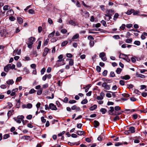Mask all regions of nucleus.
<instances>
[{"label": "nucleus", "instance_id": "obj_11", "mask_svg": "<svg viewBox=\"0 0 147 147\" xmlns=\"http://www.w3.org/2000/svg\"><path fill=\"white\" fill-rule=\"evenodd\" d=\"M14 13V12L12 9H10L8 10L7 13V16H10Z\"/></svg>", "mask_w": 147, "mask_h": 147}, {"label": "nucleus", "instance_id": "obj_45", "mask_svg": "<svg viewBox=\"0 0 147 147\" xmlns=\"http://www.w3.org/2000/svg\"><path fill=\"white\" fill-rule=\"evenodd\" d=\"M110 76L112 77H113L115 76V74L114 72L113 71H111L110 74Z\"/></svg>", "mask_w": 147, "mask_h": 147}, {"label": "nucleus", "instance_id": "obj_14", "mask_svg": "<svg viewBox=\"0 0 147 147\" xmlns=\"http://www.w3.org/2000/svg\"><path fill=\"white\" fill-rule=\"evenodd\" d=\"M77 134L79 135H82L85 134V132L83 131H78L76 132Z\"/></svg>", "mask_w": 147, "mask_h": 147}, {"label": "nucleus", "instance_id": "obj_34", "mask_svg": "<svg viewBox=\"0 0 147 147\" xmlns=\"http://www.w3.org/2000/svg\"><path fill=\"white\" fill-rule=\"evenodd\" d=\"M68 43V42L67 41H65L63 42L61 44V46L62 47H63L65 45H66Z\"/></svg>", "mask_w": 147, "mask_h": 147}, {"label": "nucleus", "instance_id": "obj_25", "mask_svg": "<svg viewBox=\"0 0 147 147\" xmlns=\"http://www.w3.org/2000/svg\"><path fill=\"white\" fill-rule=\"evenodd\" d=\"M100 111L102 112V114H104L107 112V111L105 109L101 108L100 110Z\"/></svg>", "mask_w": 147, "mask_h": 147}, {"label": "nucleus", "instance_id": "obj_8", "mask_svg": "<svg viewBox=\"0 0 147 147\" xmlns=\"http://www.w3.org/2000/svg\"><path fill=\"white\" fill-rule=\"evenodd\" d=\"M17 21L18 23L20 24H21L23 23V19L20 17H17Z\"/></svg>", "mask_w": 147, "mask_h": 147}, {"label": "nucleus", "instance_id": "obj_26", "mask_svg": "<svg viewBox=\"0 0 147 147\" xmlns=\"http://www.w3.org/2000/svg\"><path fill=\"white\" fill-rule=\"evenodd\" d=\"M79 37V35L78 34H76L73 36L72 39L73 40L76 39L78 38Z\"/></svg>", "mask_w": 147, "mask_h": 147}, {"label": "nucleus", "instance_id": "obj_49", "mask_svg": "<svg viewBox=\"0 0 147 147\" xmlns=\"http://www.w3.org/2000/svg\"><path fill=\"white\" fill-rule=\"evenodd\" d=\"M122 96L124 97H128L130 96V95L128 94L124 93L122 94Z\"/></svg>", "mask_w": 147, "mask_h": 147}, {"label": "nucleus", "instance_id": "obj_47", "mask_svg": "<svg viewBox=\"0 0 147 147\" xmlns=\"http://www.w3.org/2000/svg\"><path fill=\"white\" fill-rule=\"evenodd\" d=\"M121 58L125 60L127 62H129L130 61V59L128 58V57L126 58H124L123 57H121Z\"/></svg>", "mask_w": 147, "mask_h": 147}, {"label": "nucleus", "instance_id": "obj_44", "mask_svg": "<svg viewBox=\"0 0 147 147\" xmlns=\"http://www.w3.org/2000/svg\"><path fill=\"white\" fill-rule=\"evenodd\" d=\"M119 119L120 118L118 116H117L114 118L113 121H115L117 120H119Z\"/></svg>", "mask_w": 147, "mask_h": 147}, {"label": "nucleus", "instance_id": "obj_5", "mask_svg": "<svg viewBox=\"0 0 147 147\" xmlns=\"http://www.w3.org/2000/svg\"><path fill=\"white\" fill-rule=\"evenodd\" d=\"M49 50L48 48L45 47L44 49V51L42 53V56L43 57L47 55Z\"/></svg>", "mask_w": 147, "mask_h": 147}, {"label": "nucleus", "instance_id": "obj_4", "mask_svg": "<svg viewBox=\"0 0 147 147\" xmlns=\"http://www.w3.org/2000/svg\"><path fill=\"white\" fill-rule=\"evenodd\" d=\"M49 107L52 110H56L57 109L56 106L53 103L50 104Z\"/></svg>", "mask_w": 147, "mask_h": 147}, {"label": "nucleus", "instance_id": "obj_10", "mask_svg": "<svg viewBox=\"0 0 147 147\" xmlns=\"http://www.w3.org/2000/svg\"><path fill=\"white\" fill-rule=\"evenodd\" d=\"M131 133H134L135 132V128L134 127H131L129 129Z\"/></svg>", "mask_w": 147, "mask_h": 147}, {"label": "nucleus", "instance_id": "obj_57", "mask_svg": "<svg viewBox=\"0 0 147 147\" xmlns=\"http://www.w3.org/2000/svg\"><path fill=\"white\" fill-rule=\"evenodd\" d=\"M22 65V64L20 62H18L16 65L17 67H20Z\"/></svg>", "mask_w": 147, "mask_h": 147}, {"label": "nucleus", "instance_id": "obj_13", "mask_svg": "<svg viewBox=\"0 0 147 147\" xmlns=\"http://www.w3.org/2000/svg\"><path fill=\"white\" fill-rule=\"evenodd\" d=\"M94 126L95 127H97L99 125L100 123L99 122L97 121L94 120Z\"/></svg>", "mask_w": 147, "mask_h": 147}, {"label": "nucleus", "instance_id": "obj_61", "mask_svg": "<svg viewBox=\"0 0 147 147\" xmlns=\"http://www.w3.org/2000/svg\"><path fill=\"white\" fill-rule=\"evenodd\" d=\"M132 117L134 119H136L138 118V115L137 114H133L132 115Z\"/></svg>", "mask_w": 147, "mask_h": 147}, {"label": "nucleus", "instance_id": "obj_29", "mask_svg": "<svg viewBox=\"0 0 147 147\" xmlns=\"http://www.w3.org/2000/svg\"><path fill=\"white\" fill-rule=\"evenodd\" d=\"M69 24L74 26H75L76 24V23L72 20H70L69 22Z\"/></svg>", "mask_w": 147, "mask_h": 147}, {"label": "nucleus", "instance_id": "obj_17", "mask_svg": "<svg viewBox=\"0 0 147 147\" xmlns=\"http://www.w3.org/2000/svg\"><path fill=\"white\" fill-rule=\"evenodd\" d=\"M107 11L108 12L107 14L112 15L114 13V11L112 9L107 10Z\"/></svg>", "mask_w": 147, "mask_h": 147}, {"label": "nucleus", "instance_id": "obj_55", "mask_svg": "<svg viewBox=\"0 0 147 147\" xmlns=\"http://www.w3.org/2000/svg\"><path fill=\"white\" fill-rule=\"evenodd\" d=\"M22 77L21 76L18 77L16 80V82H20L22 79Z\"/></svg>", "mask_w": 147, "mask_h": 147}, {"label": "nucleus", "instance_id": "obj_52", "mask_svg": "<svg viewBox=\"0 0 147 147\" xmlns=\"http://www.w3.org/2000/svg\"><path fill=\"white\" fill-rule=\"evenodd\" d=\"M92 30L99 31L101 32H102L103 30L102 29H100V28H98V29L94 28V29H93Z\"/></svg>", "mask_w": 147, "mask_h": 147}, {"label": "nucleus", "instance_id": "obj_1", "mask_svg": "<svg viewBox=\"0 0 147 147\" xmlns=\"http://www.w3.org/2000/svg\"><path fill=\"white\" fill-rule=\"evenodd\" d=\"M29 41H28V42L26 43L28 45V47L29 48H32V45L33 44V42L35 41V38L34 37H31L28 39Z\"/></svg>", "mask_w": 147, "mask_h": 147}, {"label": "nucleus", "instance_id": "obj_2", "mask_svg": "<svg viewBox=\"0 0 147 147\" xmlns=\"http://www.w3.org/2000/svg\"><path fill=\"white\" fill-rule=\"evenodd\" d=\"M102 87H104V89L107 90H109L111 86L110 85H107L106 82L103 83L102 85Z\"/></svg>", "mask_w": 147, "mask_h": 147}, {"label": "nucleus", "instance_id": "obj_19", "mask_svg": "<svg viewBox=\"0 0 147 147\" xmlns=\"http://www.w3.org/2000/svg\"><path fill=\"white\" fill-rule=\"evenodd\" d=\"M97 105H94L93 106L90 107L89 109L90 111H93L95 110L97 108Z\"/></svg>", "mask_w": 147, "mask_h": 147}, {"label": "nucleus", "instance_id": "obj_60", "mask_svg": "<svg viewBox=\"0 0 147 147\" xmlns=\"http://www.w3.org/2000/svg\"><path fill=\"white\" fill-rule=\"evenodd\" d=\"M123 144L121 142H117L116 143L115 145V146H118L121 145H122Z\"/></svg>", "mask_w": 147, "mask_h": 147}, {"label": "nucleus", "instance_id": "obj_58", "mask_svg": "<svg viewBox=\"0 0 147 147\" xmlns=\"http://www.w3.org/2000/svg\"><path fill=\"white\" fill-rule=\"evenodd\" d=\"M45 70H46V69H45V68H43L41 70V71H40L41 74L42 75L43 74H44V72L45 71Z\"/></svg>", "mask_w": 147, "mask_h": 147}, {"label": "nucleus", "instance_id": "obj_9", "mask_svg": "<svg viewBox=\"0 0 147 147\" xmlns=\"http://www.w3.org/2000/svg\"><path fill=\"white\" fill-rule=\"evenodd\" d=\"M120 78L122 79L125 80H129L130 78V76L128 75H126L124 76H121Z\"/></svg>", "mask_w": 147, "mask_h": 147}, {"label": "nucleus", "instance_id": "obj_18", "mask_svg": "<svg viewBox=\"0 0 147 147\" xmlns=\"http://www.w3.org/2000/svg\"><path fill=\"white\" fill-rule=\"evenodd\" d=\"M111 115H121V113L118 112V111H115L112 113H111Z\"/></svg>", "mask_w": 147, "mask_h": 147}, {"label": "nucleus", "instance_id": "obj_27", "mask_svg": "<svg viewBox=\"0 0 147 147\" xmlns=\"http://www.w3.org/2000/svg\"><path fill=\"white\" fill-rule=\"evenodd\" d=\"M102 80L104 82H106L107 83H110L112 82V80H107L105 78H103Z\"/></svg>", "mask_w": 147, "mask_h": 147}, {"label": "nucleus", "instance_id": "obj_64", "mask_svg": "<svg viewBox=\"0 0 147 147\" xmlns=\"http://www.w3.org/2000/svg\"><path fill=\"white\" fill-rule=\"evenodd\" d=\"M125 24H122L121 26L120 27V28L122 30H124L125 28Z\"/></svg>", "mask_w": 147, "mask_h": 147}, {"label": "nucleus", "instance_id": "obj_6", "mask_svg": "<svg viewBox=\"0 0 147 147\" xmlns=\"http://www.w3.org/2000/svg\"><path fill=\"white\" fill-rule=\"evenodd\" d=\"M67 61H69V65L72 66L74 64V60L71 59H67Z\"/></svg>", "mask_w": 147, "mask_h": 147}, {"label": "nucleus", "instance_id": "obj_33", "mask_svg": "<svg viewBox=\"0 0 147 147\" xmlns=\"http://www.w3.org/2000/svg\"><path fill=\"white\" fill-rule=\"evenodd\" d=\"M10 136L9 135V134H5L3 136V139H6L8 138Z\"/></svg>", "mask_w": 147, "mask_h": 147}, {"label": "nucleus", "instance_id": "obj_48", "mask_svg": "<svg viewBox=\"0 0 147 147\" xmlns=\"http://www.w3.org/2000/svg\"><path fill=\"white\" fill-rule=\"evenodd\" d=\"M134 92L136 94H138L139 95H140L141 93L138 90L136 89L134 90Z\"/></svg>", "mask_w": 147, "mask_h": 147}, {"label": "nucleus", "instance_id": "obj_39", "mask_svg": "<svg viewBox=\"0 0 147 147\" xmlns=\"http://www.w3.org/2000/svg\"><path fill=\"white\" fill-rule=\"evenodd\" d=\"M114 109L115 111H117L119 110H120L121 108L119 106H117L115 107Z\"/></svg>", "mask_w": 147, "mask_h": 147}, {"label": "nucleus", "instance_id": "obj_53", "mask_svg": "<svg viewBox=\"0 0 147 147\" xmlns=\"http://www.w3.org/2000/svg\"><path fill=\"white\" fill-rule=\"evenodd\" d=\"M89 44L90 47H92L94 45V42L93 41L90 40Z\"/></svg>", "mask_w": 147, "mask_h": 147}, {"label": "nucleus", "instance_id": "obj_41", "mask_svg": "<svg viewBox=\"0 0 147 147\" xmlns=\"http://www.w3.org/2000/svg\"><path fill=\"white\" fill-rule=\"evenodd\" d=\"M57 38H53L51 39V42H54L56 41L57 40Z\"/></svg>", "mask_w": 147, "mask_h": 147}, {"label": "nucleus", "instance_id": "obj_32", "mask_svg": "<svg viewBox=\"0 0 147 147\" xmlns=\"http://www.w3.org/2000/svg\"><path fill=\"white\" fill-rule=\"evenodd\" d=\"M119 16V14L117 13H116L115 14V15L114 16V18L113 20H116L118 18V17Z\"/></svg>", "mask_w": 147, "mask_h": 147}, {"label": "nucleus", "instance_id": "obj_7", "mask_svg": "<svg viewBox=\"0 0 147 147\" xmlns=\"http://www.w3.org/2000/svg\"><path fill=\"white\" fill-rule=\"evenodd\" d=\"M6 30H5L3 29L1 30L0 34L2 36H5L6 34Z\"/></svg>", "mask_w": 147, "mask_h": 147}, {"label": "nucleus", "instance_id": "obj_38", "mask_svg": "<svg viewBox=\"0 0 147 147\" xmlns=\"http://www.w3.org/2000/svg\"><path fill=\"white\" fill-rule=\"evenodd\" d=\"M22 138L25 140H28L30 138V137L29 136L26 135L23 136Z\"/></svg>", "mask_w": 147, "mask_h": 147}, {"label": "nucleus", "instance_id": "obj_40", "mask_svg": "<svg viewBox=\"0 0 147 147\" xmlns=\"http://www.w3.org/2000/svg\"><path fill=\"white\" fill-rule=\"evenodd\" d=\"M36 91V90H34L33 88L31 89L29 92V93L30 94H32L34 93Z\"/></svg>", "mask_w": 147, "mask_h": 147}, {"label": "nucleus", "instance_id": "obj_51", "mask_svg": "<svg viewBox=\"0 0 147 147\" xmlns=\"http://www.w3.org/2000/svg\"><path fill=\"white\" fill-rule=\"evenodd\" d=\"M119 84H120L122 85V86H123L125 84V81L124 80H120L119 81Z\"/></svg>", "mask_w": 147, "mask_h": 147}, {"label": "nucleus", "instance_id": "obj_36", "mask_svg": "<svg viewBox=\"0 0 147 147\" xmlns=\"http://www.w3.org/2000/svg\"><path fill=\"white\" fill-rule=\"evenodd\" d=\"M134 43L136 45L139 46L140 45V42L139 41L136 40L134 41Z\"/></svg>", "mask_w": 147, "mask_h": 147}, {"label": "nucleus", "instance_id": "obj_37", "mask_svg": "<svg viewBox=\"0 0 147 147\" xmlns=\"http://www.w3.org/2000/svg\"><path fill=\"white\" fill-rule=\"evenodd\" d=\"M101 23L105 26H107V24L106 22L104 20H102L101 21Z\"/></svg>", "mask_w": 147, "mask_h": 147}, {"label": "nucleus", "instance_id": "obj_46", "mask_svg": "<svg viewBox=\"0 0 147 147\" xmlns=\"http://www.w3.org/2000/svg\"><path fill=\"white\" fill-rule=\"evenodd\" d=\"M139 13V11H135L134 9V11L133 12V14L134 15H137Z\"/></svg>", "mask_w": 147, "mask_h": 147}, {"label": "nucleus", "instance_id": "obj_22", "mask_svg": "<svg viewBox=\"0 0 147 147\" xmlns=\"http://www.w3.org/2000/svg\"><path fill=\"white\" fill-rule=\"evenodd\" d=\"M14 111L13 110H9L8 111L7 113V115L8 117L12 115V113Z\"/></svg>", "mask_w": 147, "mask_h": 147}, {"label": "nucleus", "instance_id": "obj_50", "mask_svg": "<svg viewBox=\"0 0 147 147\" xmlns=\"http://www.w3.org/2000/svg\"><path fill=\"white\" fill-rule=\"evenodd\" d=\"M24 118V116L23 115H21L20 116H18V119H20H20L22 121V120H23V119Z\"/></svg>", "mask_w": 147, "mask_h": 147}, {"label": "nucleus", "instance_id": "obj_54", "mask_svg": "<svg viewBox=\"0 0 147 147\" xmlns=\"http://www.w3.org/2000/svg\"><path fill=\"white\" fill-rule=\"evenodd\" d=\"M32 107V105L30 103H28L27 105V108L29 109L31 108Z\"/></svg>", "mask_w": 147, "mask_h": 147}, {"label": "nucleus", "instance_id": "obj_42", "mask_svg": "<svg viewBox=\"0 0 147 147\" xmlns=\"http://www.w3.org/2000/svg\"><path fill=\"white\" fill-rule=\"evenodd\" d=\"M101 69V68L100 66H96V70L98 72H100Z\"/></svg>", "mask_w": 147, "mask_h": 147}, {"label": "nucleus", "instance_id": "obj_63", "mask_svg": "<svg viewBox=\"0 0 147 147\" xmlns=\"http://www.w3.org/2000/svg\"><path fill=\"white\" fill-rule=\"evenodd\" d=\"M9 70V68H8L6 66H5L4 67V70L5 72H7Z\"/></svg>", "mask_w": 147, "mask_h": 147}, {"label": "nucleus", "instance_id": "obj_31", "mask_svg": "<svg viewBox=\"0 0 147 147\" xmlns=\"http://www.w3.org/2000/svg\"><path fill=\"white\" fill-rule=\"evenodd\" d=\"M42 88H41L40 90L38 91L37 94L38 95H40L42 93Z\"/></svg>", "mask_w": 147, "mask_h": 147}, {"label": "nucleus", "instance_id": "obj_21", "mask_svg": "<svg viewBox=\"0 0 147 147\" xmlns=\"http://www.w3.org/2000/svg\"><path fill=\"white\" fill-rule=\"evenodd\" d=\"M10 9V7L8 5H5L3 7V9L6 11Z\"/></svg>", "mask_w": 147, "mask_h": 147}, {"label": "nucleus", "instance_id": "obj_35", "mask_svg": "<svg viewBox=\"0 0 147 147\" xmlns=\"http://www.w3.org/2000/svg\"><path fill=\"white\" fill-rule=\"evenodd\" d=\"M127 56L128 55H127L121 53L120 54L119 57L121 58V57H127Z\"/></svg>", "mask_w": 147, "mask_h": 147}, {"label": "nucleus", "instance_id": "obj_16", "mask_svg": "<svg viewBox=\"0 0 147 147\" xmlns=\"http://www.w3.org/2000/svg\"><path fill=\"white\" fill-rule=\"evenodd\" d=\"M134 11V9H129L127 10L126 13V14L127 15H130L132 13H133V12Z\"/></svg>", "mask_w": 147, "mask_h": 147}, {"label": "nucleus", "instance_id": "obj_43", "mask_svg": "<svg viewBox=\"0 0 147 147\" xmlns=\"http://www.w3.org/2000/svg\"><path fill=\"white\" fill-rule=\"evenodd\" d=\"M107 70H105L103 72L102 74L104 76H107Z\"/></svg>", "mask_w": 147, "mask_h": 147}, {"label": "nucleus", "instance_id": "obj_24", "mask_svg": "<svg viewBox=\"0 0 147 147\" xmlns=\"http://www.w3.org/2000/svg\"><path fill=\"white\" fill-rule=\"evenodd\" d=\"M132 40L133 39L132 38L127 39L125 40V42L127 43H130L132 42Z\"/></svg>", "mask_w": 147, "mask_h": 147}, {"label": "nucleus", "instance_id": "obj_12", "mask_svg": "<svg viewBox=\"0 0 147 147\" xmlns=\"http://www.w3.org/2000/svg\"><path fill=\"white\" fill-rule=\"evenodd\" d=\"M108 111V113L109 115H111V113H113L114 111V108L113 107H110Z\"/></svg>", "mask_w": 147, "mask_h": 147}, {"label": "nucleus", "instance_id": "obj_20", "mask_svg": "<svg viewBox=\"0 0 147 147\" xmlns=\"http://www.w3.org/2000/svg\"><path fill=\"white\" fill-rule=\"evenodd\" d=\"M7 105L6 107L7 108L10 109L11 108L12 106V104L10 102H8L7 103Z\"/></svg>", "mask_w": 147, "mask_h": 147}, {"label": "nucleus", "instance_id": "obj_30", "mask_svg": "<svg viewBox=\"0 0 147 147\" xmlns=\"http://www.w3.org/2000/svg\"><path fill=\"white\" fill-rule=\"evenodd\" d=\"M88 101L86 99H85L83 100L81 102V103L82 104H85L87 103Z\"/></svg>", "mask_w": 147, "mask_h": 147}, {"label": "nucleus", "instance_id": "obj_62", "mask_svg": "<svg viewBox=\"0 0 147 147\" xmlns=\"http://www.w3.org/2000/svg\"><path fill=\"white\" fill-rule=\"evenodd\" d=\"M41 119L42 123H45L46 122V120L43 117H42L41 118Z\"/></svg>", "mask_w": 147, "mask_h": 147}, {"label": "nucleus", "instance_id": "obj_3", "mask_svg": "<svg viewBox=\"0 0 147 147\" xmlns=\"http://www.w3.org/2000/svg\"><path fill=\"white\" fill-rule=\"evenodd\" d=\"M99 56L101 59L103 61H105L107 60V58L105 57V53L104 52L100 53L99 55Z\"/></svg>", "mask_w": 147, "mask_h": 147}, {"label": "nucleus", "instance_id": "obj_28", "mask_svg": "<svg viewBox=\"0 0 147 147\" xmlns=\"http://www.w3.org/2000/svg\"><path fill=\"white\" fill-rule=\"evenodd\" d=\"M55 33V31H54L52 32L50 34L48 35V37L49 38H52L54 35Z\"/></svg>", "mask_w": 147, "mask_h": 147}, {"label": "nucleus", "instance_id": "obj_15", "mask_svg": "<svg viewBox=\"0 0 147 147\" xmlns=\"http://www.w3.org/2000/svg\"><path fill=\"white\" fill-rule=\"evenodd\" d=\"M14 81L13 80H9L7 81V83L9 85H12L14 83Z\"/></svg>", "mask_w": 147, "mask_h": 147}, {"label": "nucleus", "instance_id": "obj_56", "mask_svg": "<svg viewBox=\"0 0 147 147\" xmlns=\"http://www.w3.org/2000/svg\"><path fill=\"white\" fill-rule=\"evenodd\" d=\"M41 41H39L38 42V45L37 47V49H40V46H41Z\"/></svg>", "mask_w": 147, "mask_h": 147}, {"label": "nucleus", "instance_id": "obj_59", "mask_svg": "<svg viewBox=\"0 0 147 147\" xmlns=\"http://www.w3.org/2000/svg\"><path fill=\"white\" fill-rule=\"evenodd\" d=\"M76 102V101L74 100H71L69 101V103L70 104H71L75 103Z\"/></svg>", "mask_w": 147, "mask_h": 147}, {"label": "nucleus", "instance_id": "obj_23", "mask_svg": "<svg viewBox=\"0 0 147 147\" xmlns=\"http://www.w3.org/2000/svg\"><path fill=\"white\" fill-rule=\"evenodd\" d=\"M122 69L120 68H117L116 70V72L117 74H119L122 71Z\"/></svg>", "mask_w": 147, "mask_h": 147}]
</instances>
